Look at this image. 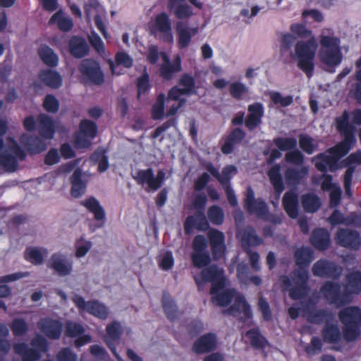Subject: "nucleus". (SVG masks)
<instances>
[{"instance_id":"nucleus-1","label":"nucleus","mask_w":361,"mask_h":361,"mask_svg":"<svg viewBox=\"0 0 361 361\" xmlns=\"http://www.w3.org/2000/svg\"><path fill=\"white\" fill-rule=\"evenodd\" d=\"M317 42L315 39L299 41L295 44L294 51L290 57L297 61L298 67L310 78L314 69V58L317 50Z\"/></svg>"},{"instance_id":"nucleus-2","label":"nucleus","mask_w":361,"mask_h":361,"mask_svg":"<svg viewBox=\"0 0 361 361\" xmlns=\"http://www.w3.org/2000/svg\"><path fill=\"white\" fill-rule=\"evenodd\" d=\"M320 37L321 49L319 52L320 60L329 66H338L342 60L340 49V39L334 36L332 30L324 29Z\"/></svg>"},{"instance_id":"nucleus-3","label":"nucleus","mask_w":361,"mask_h":361,"mask_svg":"<svg viewBox=\"0 0 361 361\" xmlns=\"http://www.w3.org/2000/svg\"><path fill=\"white\" fill-rule=\"evenodd\" d=\"M207 202V197L204 192H200L195 195L192 202L195 213L194 215L188 216L184 222L183 226L185 235H190L194 228L200 231H206L209 229V223L204 213Z\"/></svg>"},{"instance_id":"nucleus-4","label":"nucleus","mask_w":361,"mask_h":361,"mask_svg":"<svg viewBox=\"0 0 361 361\" xmlns=\"http://www.w3.org/2000/svg\"><path fill=\"white\" fill-rule=\"evenodd\" d=\"M353 141V138L349 135L345 142H340L325 153L318 154L312 158V161L314 162L316 168L320 171H326L328 167L334 171L336 169L337 161L348 152L349 143Z\"/></svg>"},{"instance_id":"nucleus-5","label":"nucleus","mask_w":361,"mask_h":361,"mask_svg":"<svg viewBox=\"0 0 361 361\" xmlns=\"http://www.w3.org/2000/svg\"><path fill=\"white\" fill-rule=\"evenodd\" d=\"M343 324V337L347 341H353L360 334L361 309L357 307H348L341 310L338 314Z\"/></svg>"},{"instance_id":"nucleus-6","label":"nucleus","mask_w":361,"mask_h":361,"mask_svg":"<svg viewBox=\"0 0 361 361\" xmlns=\"http://www.w3.org/2000/svg\"><path fill=\"white\" fill-rule=\"evenodd\" d=\"M308 278V272L306 270L299 269L292 273L290 279L286 276H282L279 281L285 289L289 290L290 297L297 300L307 294L308 291L307 285Z\"/></svg>"},{"instance_id":"nucleus-7","label":"nucleus","mask_w":361,"mask_h":361,"mask_svg":"<svg viewBox=\"0 0 361 361\" xmlns=\"http://www.w3.org/2000/svg\"><path fill=\"white\" fill-rule=\"evenodd\" d=\"M32 348H29L25 343H16L13 350L22 357L23 361H37L41 358V354L49 350L47 340L40 334H37L30 342Z\"/></svg>"},{"instance_id":"nucleus-8","label":"nucleus","mask_w":361,"mask_h":361,"mask_svg":"<svg viewBox=\"0 0 361 361\" xmlns=\"http://www.w3.org/2000/svg\"><path fill=\"white\" fill-rule=\"evenodd\" d=\"M227 314L250 319L252 311L244 296L233 288H227Z\"/></svg>"},{"instance_id":"nucleus-9","label":"nucleus","mask_w":361,"mask_h":361,"mask_svg":"<svg viewBox=\"0 0 361 361\" xmlns=\"http://www.w3.org/2000/svg\"><path fill=\"white\" fill-rule=\"evenodd\" d=\"M207 247L208 241L204 235L195 236L192 243L191 261L195 268H204L210 264L211 257Z\"/></svg>"},{"instance_id":"nucleus-10","label":"nucleus","mask_w":361,"mask_h":361,"mask_svg":"<svg viewBox=\"0 0 361 361\" xmlns=\"http://www.w3.org/2000/svg\"><path fill=\"white\" fill-rule=\"evenodd\" d=\"M78 71L87 82L101 85L104 82V75L100 64L92 58L82 59L78 66Z\"/></svg>"},{"instance_id":"nucleus-11","label":"nucleus","mask_w":361,"mask_h":361,"mask_svg":"<svg viewBox=\"0 0 361 361\" xmlns=\"http://www.w3.org/2000/svg\"><path fill=\"white\" fill-rule=\"evenodd\" d=\"M98 128L92 121L83 119L79 125V131L74 134L73 144L77 149H87L92 145V140L97 134Z\"/></svg>"},{"instance_id":"nucleus-12","label":"nucleus","mask_w":361,"mask_h":361,"mask_svg":"<svg viewBox=\"0 0 361 361\" xmlns=\"http://www.w3.org/2000/svg\"><path fill=\"white\" fill-rule=\"evenodd\" d=\"M25 152L13 140L8 149L0 152V167L6 171L13 172L18 169L17 158L23 161L26 158Z\"/></svg>"},{"instance_id":"nucleus-13","label":"nucleus","mask_w":361,"mask_h":361,"mask_svg":"<svg viewBox=\"0 0 361 361\" xmlns=\"http://www.w3.org/2000/svg\"><path fill=\"white\" fill-rule=\"evenodd\" d=\"M321 293L330 304L338 307L352 301L350 295L347 293H341V286L336 283L326 282L321 288Z\"/></svg>"},{"instance_id":"nucleus-14","label":"nucleus","mask_w":361,"mask_h":361,"mask_svg":"<svg viewBox=\"0 0 361 361\" xmlns=\"http://www.w3.org/2000/svg\"><path fill=\"white\" fill-rule=\"evenodd\" d=\"M334 239L338 245L350 250H357L361 247V236L359 232L351 228H338Z\"/></svg>"},{"instance_id":"nucleus-15","label":"nucleus","mask_w":361,"mask_h":361,"mask_svg":"<svg viewBox=\"0 0 361 361\" xmlns=\"http://www.w3.org/2000/svg\"><path fill=\"white\" fill-rule=\"evenodd\" d=\"M160 56L163 61L159 67L160 76L164 80H170L176 73L181 71V58L176 55L171 61L166 52H161Z\"/></svg>"},{"instance_id":"nucleus-16","label":"nucleus","mask_w":361,"mask_h":361,"mask_svg":"<svg viewBox=\"0 0 361 361\" xmlns=\"http://www.w3.org/2000/svg\"><path fill=\"white\" fill-rule=\"evenodd\" d=\"M312 271L316 276L338 279L341 276L343 269L333 262L320 259L313 264Z\"/></svg>"},{"instance_id":"nucleus-17","label":"nucleus","mask_w":361,"mask_h":361,"mask_svg":"<svg viewBox=\"0 0 361 361\" xmlns=\"http://www.w3.org/2000/svg\"><path fill=\"white\" fill-rule=\"evenodd\" d=\"M37 327L42 334L52 340L59 339L63 330L60 321L49 317L40 319L37 322Z\"/></svg>"},{"instance_id":"nucleus-18","label":"nucleus","mask_w":361,"mask_h":361,"mask_svg":"<svg viewBox=\"0 0 361 361\" xmlns=\"http://www.w3.org/2000/svg\"><path fill=\"white\" fill-rule=\"evenodd\" d=\"M154 31L161 33V39L166 43H172L173 36L172 34V27L169 15L165 12L157 15L154 20Z\"/></svg>"},{"instance_id":"nucleus-19","label":"nucleus","mask_w":361,"mask_h":361,"mask_svg":"<svg viewBox=\"0 0 361 361\" xmlns=\"http://www.w3.org/2000/svg\"><path fill=\"white\" fill-rule=\"evenodd\" d=\"M47 267L52 269L60 276L69 275L73 269L72 262L60 253H54L51 256Z\"/></svg>"},{"instance_id":"nucleus-20","label":"nucleus","mask_w":361,"mask_h":361,"mask_svg":"<svg viewBox=\"0 0 361 361\" xmlns=\"http://www.w3.org/2000/svg\"><path fill=\"white\" fill-rule=\"evenodd\" d=\"M217 346V338L213 333H207L199 337L192 345V350L197 354L212 352Z\"/></svg>"},{"instance_id":"nucleus-21","label":"nucleus","mask_w":361,"mask_h":361,"mask_svg":"<svg viewBox=\"0 0 361 361\" xmlns=\"http://www.w3.org/2000/svg\"><path fill=\"white\" fill-rule=\"evenodd\" d=\"M68 51L75 59H82L90 52V47L86 40L80 36L73 35L68 40Z\"/></svg>"},{"instance_id":"nucleus-22","label":"nucleus","mask_w":361,"mask_h":361,"mask_svg":"<svg viewBox=\"0 0 361 361\" xmlns=\"http://www.w3.org/2000/svg\"><path fill=\"white\" fill-rule=\"evenodd\" d=\"M20 142L30 154H39L47 149L46 142L37 135L23 134Z\"/></svg>"},{"instance_id":"nucleus-23","label":"nucleus","mask_w":361,"mask_h":361,"mask_svg":"<svg viewBox=\"0 0 361 361\" xmlns=\"http://www.w3.org/2000/svg\"><path fill=\"white\" fill-rule=\"evenodd\" d=\"M39 133L42 138L51 140L54 137L56 128L53 119L46 114L37 116Z\"/></svg>"},{"instance_id":"nucleus-24","label":"nucleus","mask_w":361,"mask_h":361,"mask_svg":"<svg viewBox=\"0 0 361 361\" xmlns=\"http://www.w3.org/2000/svg\"><path fill=\"white\" fill-rule=\"evenodd\" d=\"M207 236L214 257L218 259L223 254L225 248L224 233L217 229L212 228L209 231Z\"/></svg>"},{"instance_id":"nucleus-25","label":"nucleus","mask_w":361,"mask_h":361,"mask_svg":"<svg viewBox=\"0 0 361 361\" xmlns=\"http://www.w3.org/2000/svg\"><path fill=\"white\" fill-rule=\"evenodd\" d=\"M38 77L44 85L52 89L61 87L63 83L61 75L57 71L51 69L40 71Z\"/></svg>"},{"instance_id":"nucleus-26","label":"nucleus","mask_w":361,"mask_h":361,"mask_svg":"<svg viewBox=\"0 0 361 361\" xmlns=\"http://www.w3.org/2000/svg\"><path fill=\"white\" fill-rule=\"evenodd\" d=\"M249 114L245 120L246 126L253 130L261 123V118L264 115V107L262 104L255 103L248 106Z\"/></svg>"},{"instance_id":"nucleus-27","label":"nucleus","mask_w":361,"mask_h":361,"mask_svg":"<svg viewBox=\"0 0 361 361\" xmlns=\"http://www.w3.org/2000/svg\"><path fill=\"white\" fill-rule=\"evenodd\" d=\"M283 207L288 216L291 219H296L298 216V197L293 192L290 191L285 193L283 197Z\"/></svg>"},{"instance_id":"nucleus-28","label":"nucleus","mask_w":361,"mask_h":361,"mask_svg":"<svg viewBox=\"0 0 361 361\" xmlns=\"http://www.w3.org/2000/svg\"><path fill=\"white\" fill-rule=\"evenodd\" d=\"M47 254V248L29 246L24 252V259L32 264L41 265Z\"/></svg>"},{"instance_id":"nucleus-29","label":"nucleus","mask_w":361,"mask_h":361,"mask_svg":"<svg viewBox=\"0 0 361 361\" xmlns=\"http://www.w3.org/2000/svg\"><path fill=\"white\" fill-rule=\"evenodd\" d=\"M167 7L171 12L173 11L178 19H186L192 15V7L181 0H169Z\"/></svg>"},{"instance_id":"nucleus-30","label":"nucleus","mask_w":361,"mask_h":361,"mask_svg":"<svg viewBox=\"0 0 361 361\" xmlns=\"http://www.w3.org/2000/svg\"><path fill=\"white\" fill-rule=\"evenodd\" d=\"M309 173L307 166H290L286 169L285 171V178L287 183L295 185L305 178Z\"/></svg>"},{"instance_id":"nucleus-31","label":"nucleus","mask_w":361,"mask_h":361,"mask_svg":"<svg viewBox=\"0 0 361 361\" xmlns=\"http://www.w3.org/2000/svg\"><path fill=\"white\" fill-rule=\"evenodd\" d=\"M80 204L94 214V218L96 221H100L105 219L106 213L104 209L94 197L91 196L81 201Z\"/></svg>"},{"instance_id":"nucleus-32","label":"nucleus","mask_w":361,"mask_h":361,"mask_svg":"<svg viewBox=\"0 0 361 361\" xmlns=\"http://www.w3.org/2000/svg\"><path fill=\"white\" fill-rule=\"evenodd\" d=\"M37 54L41 61L48 67L55 68L59 64V56L47 44H42L37 49Z\"/></svg>"},{"instance_id":"nucleus-33","label":"nucleus","mask_w":361,"mask_h":361,"mask_svg":"<svg viewBox=\"0 0 361 361\" xmlns=\"http://www.w3.org/2000/svg\"><path fill=\"white\" fill-rule=\"evenodd\" d=\"M161 305L166 317L170 321L173 322L178 319V311L177 305L166 291H164L163 293Z\"/></svg>"},{"instance_id":"nucleus-34","label":"nucleus","mask_w":361,"mask_h":361,"mask_svg":"<svg viewBox=\"0 0 361 361\" xmlns=\"http://www.w3.org/2000/svg\"><path fill=\"white\" fill-rule=\"evenodd\" d=\"M310 241L317 249L324 250L329 246L330 235L326 230L319 228L312 232Z\"/></svg>"},{"instance_id":"nucleus-35","label":"nucleus","mask_w":361,"mask_h":361,"mask_svg":"<svg viewBox=\"0 0 361 361\" xmlns=\"http://www.w3.org/2000/svg\"><path fill=\"white\" fill-rule=\"evenodd\" d=\"M345 288L349 295L361 293V271H353L346 276Z\"/></svg>"},{"instance_id":"nucleus-36","label":"nucleus","mask_w":361,"mask_h":361,"mask_svg":"<svg viewBox=\"0 0 361 361\" xmlns=\"http://www.w3.org/2000/svg\"><path fill=\"white\" fill-rule=\"evenodd\" d=\"M71 195L75 198L81 197L85 191L86 185L82 180V171L76 169L71 177Z\"/></svg>"},{"instance_id":"nucleus-37","label":"nucleus","mask_w":361,"mask_h":361,"mask_svg":"<svg viewBox=\"0 0 361 361\" xmlns=\"http://www.w3.org/2000/svg\"><path fill=\"white\" fill-rule=\"evenodd\" d=\"M239 234L240 235L244 250L246 247L250 248V246H257L262 243V239L257 235L255 230L250 226H247L243 231H239Z\"/></svg>"},{"instance_id":"nucleus-38","label":"nucleus","mask_w":361,"mask_h":361,"mask_svg":"<svg viewBox=\"0 0 361 361\" xmlns=\"http://www.w3.org/2000/svg\"><path fill=\"white\" fill-rule=\"evenodd\" d=\"M55 23L57 24L59 29L63 32H68L73 27V20L68 16H65L61 11L55 13L49 20L50 25Z\"/></svg>"},{"instance_id":"nucleus-39","label":"nucleus","mask_w":361,"mask_h":361,"mask_svg":"<svg viewBox=\"0 0 361 361\" xmlns=\"http://www.w3.org/2000/svg\"><path fill=\"white\" fill-rule=\"evenodd\" d=\"M245 208L250 214L258 218L267 219L268 217V206L262 199L257 200L255 202H246Z\"/></svg>"},{"instance_id":"nucleus-40","label":"nucleus","mask_w":361,"mask_h":361,"mask_svg":"<svg viewBox=\"0 0 361 361\" xmlns=\"http://www.w3.org/2000/svg\"><path fill=\"white\" fill-rule=\"evenodd\" d=\"M133 178L138 185H147L149 189L154 191V171L152 169L138 170Z\"/></svg>"},{"instance_id":"nucleus-41","label":"nucleus","mask_w":361,"mask_h":361,"mask_svg":"<svg viewBox=\"0 0 361 361\" xmlns=\"http://www.w3.org/2000/svg\"><path fill=\"white\" fill-rule=\"evenodd\" d=\"M324 341L333 343L338 342L341 338L340 329L337 324L327 323L322 331Z\"/></svg>"},{"instance_id":"nucleus-42","label":"nucleus","mask_w":361,"mask_h":361,"mask_svg":"<svg viewBox=\"0 0 361 361\" xmlns=\"http://www.w3.org/2000/svg\"><path fill=\"white\" fill-rule=\"evenodd\" d=\"M87 312L97 318L106 319L109 316L107 307L97 300L88 301Z\"/></svg>"},{"instance_id":"nucleus-43","label":"nucleus","mask_w":361,"mask_h":361,"mask_svg":"<svg viewBox=\"0 0 361 361\" xmlns=\"http://www.w3.org/2000/svg\"><path fill=\"white\" fill-rule=\"evenodd\" d=\"M313 253L310 248L302 247L295 250L294 258L297 265H308L313 259Z\"/></svg>"},{"instance_id":"nucleus-44","label":"nucleus","mask_w":361,"mask_h":361,"mask_svg":"<svg viewBox=\"0 0 361 361\" xmlns=\"http://www.w3.org/2000/svg\"><path fill=\"white\" fill-rule=\"evenodd\" d=\"M302 204L306 212L314 213L320 207L321 202L317 195L309 193L302 195Z\"/></svg>"},{"instance_id":"nucleus-45","label":"nucleus","mask_w":361,"mask_h":361,"mask_svg":"<svg viewBox=\"0 0 361 361\" xmlns=\"http://www.w3.org/2000/svg\"><path fill=\"white\" fill-rule=\"evenodd\" d=\"M281 167L279 165L274 166L269 171L268 175L269 179L274 187L276 192L278 194V196L281 193L283 190L284 187L282 182V178L280 173Z\"/></svg>"},{"instance_id":"nucleus-46","label":"nucleus","mask_w":361,"mask_h":361,"mask_svg":"<svg viewBox=\"0 0 361 361\" xmlns=\"http://www.w3.org/2000/svg\"><path fill=\"white\" fill-rule=\"evenodd\" d=\"M10 328L15 337H21L29 331V324L23 318H15L10 324Z\"/></svg>"},{"instance_id":"nucleus-47","label":"nucleus","mask_w":361,"mask_h":361,"mask_svg":"<svg viewBox=\"0 0 361 361\" xmlns=\"http://www.w3.org/2000/svg\"><path fill=\"white\" fill-rule=\"evenodd\" d=\"M178 34V47L180 49L187 48L192 39V34L186 27H183L180 23H178L176 27Z\"/></svg>"},{"instance_id":"nucleus-48","label":"nucleus","mask_w":361,"mask_h":361,"mask_svg":"<svg viewBox=\"0 0 361 361\" xmlns=\"http://www.w3.org/2000/svg\"><path fill=\"white\" fill-rule=\"evenodd\" d=\"M334 314L324 310H316L310 312L307 319L311 323L319 324L323 322H329L333 319Z\"/></svg>"},{"instance_id":"nucleus-49","label":"nucleus","mask_w":361,"mask_h":361,"mask_svg":"<svg viewBox=\"0 0 361 361\" xmlns=\"http://www.w3.org/2000/svg\"><path fill=\"white\" fill-rule=\"evenodd\" d=\"M246 338L251 345L256 348H263L267 345V340L261 335L258 329H251L246 332Z\"/></svg>"},{"instance_id":"nucleus-50","label":"nucleus","mask_w":361,"mask_h":361,"mask_svg":"<svg viewBox=\"0 0 361 361\" xmlns=\"http://www.w3.org/2000/svg\"><path fill=\"white\" fill-rule=\"evenodd\" d=\"M166 97L164 94H159L156 99V102L152 106L151 116L154 120H159L163 118L164 115V104Z\"/></svg>"},{"instance_id":"nucleus-51","label":"nucleus","mask_w":361,"mask_h":361,"mask_svg":"<svg viewBox=\"0 0 361 361\" xmlns=\"http://www.w3.org/2000/svg\"><path fill=\"white\" fill-rule=\"evenodd\" d=\"M224 214L222 209L217 205H212L207 209L208 221H211L213 224L220 225L223 223Z\"/></svg>"},{"instance_id":"nucleus-52","label":"nucleus","mask_w":361,"mask_h":361,"mask_svg":"<svg viewBox=\"0 0 361 361\" xmlns=\"http://www.w3.org/2000/svg\"><path fill=\"white\" fill-rule=\"evenodd\" d=\"M178 85L183 87L182 90L186 93V95H190L196 92L195 90V78L188 73H184L180 76Z\"/></svg>"},{"instance_id":"nucleus-53","label":"nucleus","mask_w":361,"mask_h":361,"mask_svg":"<svg viewBox=\"0 0 361 361\" xmlns=\"http://www.w3.org/2000/svg\"><path fill=\"white\" fill-rule=\"evenodd\" d=\"M136 86L137 89L138 99L142 94H145L150 90L151 85L149 83V75L146 70H145L142 75L137 78Z\"/></svg>"},{"instance_id":"nucleus-54","label":"nucleus","mask_w":361,"mask_h":361,"mask_svg":"<svg viewBox=\"0 0 361 361\" xmlns=\"http://www.w3.org/2000/svg\"><path fill=\"white\" fill-rule=\"evenodd\" d=\"M337 128L341 133H342L345 135V139L343 142H345L346 140L347 137L349 135L352 136V137L353 138V141L352 142L349 143V150H350L351 149L352 146L355 142V138L349 128L348 116L346 115V113H344L343 118H338L337 120Z\"/></svg>"},{"instance_id":"nucleus-55","label":"nucleus","mask_w":361,"mask_h":361,"mask_svg":"<svg viewBox=\"0 0 361 361\" xmlns=\"http://www.w3.org/2000/svg\"><path fill=\"white\" fill-rule=\"evenodd\" d=\"M299 145L300 148L308 154H312L317 147L313 138L305 134L299 135Z\"/></svg>"},{"instance_id":"nucleus-56","label":"nucleus","mask_w":361,"mask_h":361,"mask_svg":"<svg viewBox=\"0 0 361 361\" xmlns=\"http://www.w3.org/2000/svg\"><path fill=\"white\" fill-rule=\"evenodd\" d=\"M245 133L240 128L234 129L227 137V154L233 151V145L239 143L244 137Z\"/></svg>"},{"instance_id":"nucleus-57","label":"nucleus","mask_w":361,"mask_h":361,"mask_svg":"<svg viewBox=\"0 0 361 361\" xmlns=\"http://www.w3.org/2000/svg\"><path fill=\"white\" fill-rule=\"evenodd\" d=\"M274 143L282 151H288L294 149L297 145V140L294 137H277L274 140Z\"/></svg>"},{"instance_id":"nucleus-58","label":"nucleus","mask_w":361,"mask_h":361,"mask_svg":"<svg viewBox=\"0 0 361 361\" xmlns=\"http://www.w3.org/2000/svg\"><path fill=\"white\" fill-rule=\"evenodd\" d=\"M203 282H212L219 279L220 272L216 267H204L200 274Z\"/></svg>"},{"instance_id":"nucleus-59","label":"nucleus","mask_w":361,"mask_h":361,"mask_svg":"<svg viewBox=\"0 0 361 361\" xmlns=\"http://www.w3.org/2000/svg\"><path fill=\"white\" fill-rule=\"evenodd\" d=\"M108 338L113 341H119L122 334L121 326L119 322H113L106 327Z\"/></svg>"},{"instance_id":"nucleus-60","label":"nucleus","mask_w":361,"mask_h":361,"mask_svg":"<svg viewBox=\"0 0 361 361\" xmlns=\"http://www.w3.org/2000/svg\"><path fill=\"white\" fill-rule=\"evenodd\" d=\"M59 102L53 94H47L45 96L43 102L44 109L49 113H56L59 109Z\"/></svg>"},{"instance_id":"nucleus-61","label":"nucleus","mask_w":361,"mask_h":361,"mask_svg":"<svg viewBox=\"0 0 361 361\" xmlns=\"http://www.w3.org/2000/svg\"><path fill=\"white\" fill-rule=\"evenodd\" d=\"M284 159L287 163L295 164V166H302L304 161V155L298 149L287 152Z\"/></svg>"},{"instance_id":"nucleus-62","label":"nucleus","mask_w":361,"mask_h":361,"mask_svg":"<svg viewBox=\"0 0 361 361\" xmlns=\"http://www.w3.org/2000/svg\"><path fill=\"white\" fill-rule=\"evenodd\" d=\"M84 332V327L78 323L69 322L66 324L65 334L70 338L77 337Z\"/></svg>"},{"instance_id":"nucleus-63","label":"nucleus","mask_w":361,"mask_h":361,"mask_svg":"<svg viewBox=\"0 0 361 361\" xmlns=\"http://www.w3.org/2000/svg\"><path fill=\"white\" fill-rule=\"evenodd\" d=\"M229 91L233 97L239 99L249 92V88L241 82H235L230 85Z\"/></svg>"},{"instance_id":"nucleus-64","label":"nucleus","mask_w":361,"mask_h":361,"mask_svg":"<svg viewBox=\"0 0 361 361\" xmlns=\"http://www.w3.org/2000/svg\"><path fill=\"white\" fill-rule=\"evenodd\" d=\"M57 361H78V355L68 348H61L56 354Z\"/></svg>"}]
</instances>
